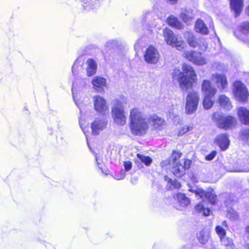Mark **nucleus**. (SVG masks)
Segmentation results:
<instances>
[{"label":"nucleus","mask_w":249,"mask_h":249,"mask_svg":"<svg viewBox=\"0 0 249 249\" xmlns=\"http://www.w3.org/2000/svg\"><path fill=\"white\" fill-rule=\"evenodd\" d=\"M92 132L94 135H96L98 133L99 129V124L97 121H94L91 125Z\"/></svg>","instance_id":"nucleus-39"},{"label":"nucleus","mask_w":249,"mask_h":249,"mask_svg":"<svg viewBox=\"0 0 249 249\" xmlns=\"http://www.w3.org/2000/svg\"><path fill=\"white\" fill-rule=\"evenodd\" d=\"M180 18L185 22H187L190 18L188 12L186 11L182 12L179 16Z\"/></svg>","instance_id":"nucleus-40"},{"label":"nucleus","mask_w":249,"mask_h":249,"mask_svg":"<svg viewBox=\"0 0 249 249\" xmlns=\"http://www.w3.org/2000/svg\"><path fill=\"white\" fill-rule=\"evenodd\" d=\"M199 99V96L197 92L192 90L187 93L185 107L186 114H191L196 110Z\"/></svg>","instance_id":"nucleus-7"},{"label":"nucleus","mask_w":249,"mask_h":249,"mask_svg":"<svg viewBox=\"0 0 249 249\" xmlns=\"http://www.w3.org/2000/svg\"><path fill=\"white\" fill-rule=\"evenodd\" d=\"M245 232L246 233L249 234V225L246 227Z\"/></svg>","instance_id":"nucleus-46"},{"label":"nucleus","mask_w":249,"mask_h":249,"mask_svg":"<svg viewBox=\"0 0 249 249\" xmlns=\"http://www.w3.org/2000/svg\"><path fill=\"white\" fill-rule=\"evenodd\" d=\"M124 170L125 171H129L132 166V162L130 161H126L124 162Z\"/></svg>","instance_id":"nucleus-43"},{"label":"nucleus","mask_w":249,"mask_h":249,"mask_svg":"<svg viewBox=\"0 0 249 249\" xmlns=\"http://www.w3.org/2000/svg\"><path fill=\"white\" fill-rule=\"evenodd\" d=\"M196 51H186L184 53V57L195 65H203L206 63L205 60Z\"/></svg>","instance_id":"nucleus-10"},{"label":"nucleus","mask_w":249,"mask_h":249,"mask_svg":"<svg viewBox=\"0 0 249 249\" xmlns=\"http://www.w3.org/2000/svg\"><path fill=\"white\" fill-rule=\"evenodd\" d=\"M233 91L239 100L242 102H247L249 93L245 86L240 81H236L234 84Z\"/></svg>","instance_id":"nucleus-9"},{"label":"nucleus","mask_w":249,"mask_h":249,"mask_svg":"<svg viewBox=\"0 0 249 249\" xmlns=\"http://www.w3.org/2000/svg\"><path fill=\"white\" fill-rule=\"evenodd\" d=\"M234 166L232 169L228 170L230 172H249V156L246 159V162L242 165L241 163L235 162Z\"/></svg>","instance_id":"nucleus-16"},{"label":"nucleus","mask_w":249,"mask_h":249,"mask_svg":"<svg viewBox=\"0 0 249 249\" xmlns=\"http://www.w3.org/2000/svg\"><path fill=\"white\" fill-rule=\"evenodd\" d=\"M92 84L96 89H101L106 86V79L104 77L96 76L93 79Z\"/></svg>","instance_id":"nucleus-24"},{"label":"nucleus","mask_w":249,"mask_h":249,"mask_svg":"<svg viewBox=\"0 0 249 249\" xmlns=\"http://www.w3.org/2000/svg\"><path fill=\"white\" fill-rule=\"evenodd\" d=\"M205 198L207 199L212 205H215L216 203L217 196L212 192L207 191Z\"/></svg>","instance_id":"nucleus-34"},{"label":"nucleus","mask_w":249,"mask_h":249,"mask_svg":"<svg viewBox=\"0 0 249 249\" xmlns=\"http://www.w3.org/2000/svg\"><path fill=\"white\" fill-rule=\"evenodd\" d=\"M182 156V153L179 150H174L170 156L171 159H166L160 163V166L162 168L166 169L171 164V162L173 164L171 172L177 178L183 177L186 173V171L188 170L192 164V160L187 158L183 159V165L179 161L180 158Z\"/></svg>","instance_id":"nucleus-2"},{"label":"nucleus","mask_w":249,"mask_h":249,"mask_svg":"<svg viewBox=\"0 0 249 249\" xmlns=\"http://www.w3.org/2000/svg\"><path fill=\"white\" fill-rule=\"evenodd\" d=\"M201 90L205 95H215L217 89L210 80L205 79L202 82Z\"/></svg>","instance_id":"nucleus-13"},{"label":"nucleus","mask_w":249,"mask_h":249,"mask_svg":"<svg viewBox=\"0 0 249 249\" xmlns=\"http://www.w3.org/2000/svg\"><path fill=\"white\" fill-rule=\"evenodd\" d=\"M129 126L131 133L135 136H141L146 133L149 124L138 108L134 107L130 110Z\"/></svg>","instance_id":"nucleus-3"},{"label":"nucleus","mask_w":249,"mask_h":249,"mask_svg":"<svg viewBox=\"0 0 249 249\" xmlns=\"http://www.w3.org/2000/svg\"><path fill=\"white\" fill-rule=\"evenodd\" d=\"M239 120L245 125H249V110L244 107H239L237 110Z\"/></svg>","instance_id":"nucleus-17"},{"label":"nucleus","mask_w":249,"mask_h":249,"mask_svg":"<svg viewBox=\"0 0 249 249\" xmlns=\"http://www.w3.org/2000/svg\"><path fill=\"white\" fill-rule=\"evenodd\" d=\"M212 78L215 80V83L218 87L221 89H224L228 88V83L227 77L223 74H215L212 75Z\"/></svg>","instance_id":"nucleus-18"},{"label":"nucleus","mask_w":249,"mask_h":249,"mask_svg":"<svg viewBox=\"0 0 249 249\" xmlns=\"http://www.w3.org/2000/svg\"><path fill=\"white\" fill-rule=\"evenodd\" d=\"M193 128V125H185L180 128L178 131V136H182L190 131L192 130Z\"/></svg>","instance_id":"nucleus-35"},{"label":"nucleus","mask_w":249,"mask_h":249,"mask_svg":"<svg viewBox=\"0 0 249 249\" xmlns=\"http://www.w3.org/2000/svg\"><path fill=\"white\" fill-rule=\"evenodd\" d=\"M247 249H249V246H248Z\"/></svg>","instance_id":"nucleus-47"},{"label":"nucleus","mask_w":249,"mask_h":249,"mask_svg":"<svg viewBox=\"0 0 249 249\" xmlns=\"http://www.w3.org/2000/svg\"><path fill=\"white\" fill-rule=\"evenodd\" d=\"M127 103L126 97L123 95L119 96L114 100L111 108V115L115 123L120 125L126 123V117L123 105Z\"/></svg>","instance_id":"nucleus-4"},{"label":"nucleus","mask_w":249,"mask_h":249,"mask_svg":"<svg viewBox=\"0 0 249 249\" xmlns=\"http://www.w3.org/2000/svg\"><path fill=\"white\" fill-rule=\"evenodd\" d=\"M239 32L244 35L249 33V22L245 21L240 24L239 27Z\"/></svg>","instance_id":"nucleus-33"},{"label":"nucleus","mask_w":249,"mask_h":249,"mask_svg":"<svg viewBox=\"0 0 249 249\" xmlns=\"http://www.w3.org/2000/svg\"><path fill=\"white\" fill-rule=\"evenodd\" d=\"M187 37L186 41L189 45L193 48H196L197 45V42L195 36L192 34L187 32H186Z\"/></svg>","instance_id":"nucleus-29"},{"label":"nucleus","mask_w":249,"mask_h":249,"mask_svg":"<svg viewBox=\"0 0 249 249\" xmlns=\"http://www.w3.org/2000/svg\"><path fill=\"white\" fill-rule=\"evenodd\" d=\"M136 156L140 161L146 166H150L152 162V159L148 156H144L140 153L137 154Z\"/></svg>","instance_id":"nucleus-30"},{"label":"nucleus","mask_w":249,"mask_h":249,"mask_svg":"<svg viewBox=\"0 0 249 249\" xmlns=\"http://www.w3.org/2000/svg\"><path fill=\"white\" fill-rule=\"evenodd\" d=\"M84 2L83 6L85 9L89 7V9H93L95 5L98 6L99 0H84Z\"/></svg>","instance_id":"nucleus-31"},{"label":"nucleus","mask_w":249,"mask_h":249,"mask_svg":"<svg viewBox=\"0 0 249 249\" xmlns=\"http://www.w3.org/2000/svg\"><path fill=\"white\" fill-rule=\"evenodd\" d=\"M148 123H150L152 126V130L157 132L163 130L167 126V124L164 119L153 114L150 116L147 120Z\"/></svg>","instance_id":"nucleus-8"},{"label":"nucleus","mask_w":249,"mask_h":249,"mask_svg":"<svg viewBox=\"0 0 249 249\" xmlns=\"http://www.w3.org/2000/svg\"><path fill=\"white\" fill-rule=\"evenodd\" d=\"M166 21L170 27L176 29L180 30L183 28V24L178 19L173 15L168 17L166 19Z\"/></svg>","instance_id":"nucleus-19"},{"label":"nucleus","mask_w":249,"mask_h":249,"mask_svg":"<svg viewBox=\"0 0 249 249\" xmlns=\"http://www.w3.org/2000/svg\"><path fill=\"white\" fill-rule=\"evenodd\" d=\"M207 192V191L204 190L196 191H195V194L199 196L200 198H205Z\"/></svg>","instance_id":"nucleus-42"},{"label":"nucleus","mask_w":249,"mask_h":249,"mask_svg":"<svg viewBox=\"0 0 249 249\" xmlns=\"http://www.w3.org/2000/svg\"><path fill=\"white\" fill-rule=\"evenodd\" d=\"M181 71L179 69L173 70L172 77L173 80H176L181 89L187 90L193 88L194 84L197 80V76L196 71L191 65L183 63Z\"/></svg>","instance_id":"nucleus-1"},{"label":"nucleus","mask_w":249,"mask_h":249,"mask_svg":"<svg viewBox=\"0 0 249 249\" xmlns=\"http://www.w3.org/2000/svg\"><path fill=\"white\" fill-rule=\"evenodd\" d=\"M215 231L218 235L220 241H222L226 235V231L219 225L216 226Z\"/></svg>","instance_id":"nucleus-36"},{"label":"nucleus","mask_w":249,"mask_h":249,"mask_svg":"<svg viewBox=\"0 0 249 249\" xmlns=\"http://www.w3.org/2000/svg\"><path fill=\"white\" fill-rule=\"evenodd\" d=\"M218 102L221 107L228 109L232 107L230 99L225 95H221L218 97Z\"/></svg>","instance_id":"nucleus-25"},{"label":"nucleus","mask_w":249,"mask_h":249,"mask_svg":"<svg viewBox=\"0 0 249 249\" xmlns=\"http://www.w3.org/2000/svg\"><path fill=\"white\" fill-rule=\"evenodd\" d=\"M214 142L218 145L221 151L227 150L230 143L228 135L226 133H221L217 135Z\"/></svg>","instance_id":"nucleus-12"},{"label":"nucleus","mask_w":249,"mask_h":249,"mask_svg":"<svg viewBox=\"0 0 249 249\" xmlns=\"http://www.w3.org/2000/svg\"><path fill=\"white\" fill-rule=\"evenodd\" d=\"M195 29L197 32L202 35H207L209 33L208 29L203 21L198 19L196 22Z\"/></svg>","instance_id":"nucleus-22"},{"label":"nucleus","mask_w":249,"mask_h":249,"mask_svg":"<svg viewBox=\"0 0 249 249\" xmlns=\"http://www.w3.org/2000/svg\"><path fill=\"white\" fill-rule=\"evenodd\" d=\"M144 58L148 63H156L159 59V53L156 49L152 46H149L145 51Z\"/></svg>","instance_id":"nucleus-11"},{"label":"nucleus","mask_w":249,"mask_h":249,"mask_svg":"<svg viewBox=\"0 0 249 249\" xmlns=\"http://www.w3.org/2000/svg\"><path fill=\"white\" fill-rule=\"evenodd\" d=\"M217 154L216 151H212L210 153L205 156V160L208 161H211L213 160Z\"/></svg>","instance_id":"nucleus-41"},{"label":"nucleus","mask_w":249,"mask_h":249,"mask_svg":"<svg viewBox=\"0 0 249 249\" xmlns=\"http://www.w3.org/2000/svg\"><path fill=\"white\" fill-rule=\"evenodd\" d=\"M230 9L233 11L236 17L242 12L244 6V0H229Z\"/></svg>","instance_id":"nucleus-15"},{"label":"nucleus","mask_w":249,"mask_h":249,"mask_svg":"<svg viewBox=\"0 0 249 249\" xmlns=\"http://www.w3.org/2000/svg\"><path fill=\"white\" fill-rule=\"evenodd\" d=\"M195 208L197 213H202L204 216H209L212 213L210 208L205 207L201 203H199L196 204Z\"/></svg>","instance_id":"nucleus-26"},{"label":"nucleus","mask_w":249,"mask_h":249,"mask_svg":"<svg viewBox=\"0 0 249 249\" xmlns=\"http://www.w3.org/2000/svg\"><path fill=\"white\" fill-rule=\"evenodd\" d=\"M212 121L220 129L228 130L235 128L238 124L237 119L231 115H225L217 112L213 113Z\"/></svg>","instance_id":"nucleus-5"},{"label":"nucleus","mask_w":249,"mask_h":249,"mask_svg":"<svg viewBox=\"0 0 249 249\" xmlns=\"http://www.w3.org/2000/svg\"><path fill=\"white\" fill-rule=\"evenodd\" d=\"M94 106L95 109L98 112L104 113L108 109L106 101L100 96H95L94 97Z\"/></svg>","instance_id":"nucleus-14"},{"label":"nucleus","mask_w":249,"mask_h":249,"mask_svg":"<svg viewBox=\"0 0 249 249\" xmlns=\"http://www.w3.org/2000/svg\"><path fill=\"white\" fill-rule=\"evenodd\" d=\"M239 139L245 142L249 141V128H246L241 130L239 133Z\"/></svg>","instance_id":"nucleus-32"},{"label":"nucleus","mask_w":249,"mask_h":249,"mask_svg":"<svg viewBox=\"0 0 249 249\" xmlns=\"http://www.w3.org/2000/svg\"><path fill=\"white\" fill-rule=\"evenodd\" d=\"M164 179L168 183L167 188L168 190L178 189L181 187L180 183L176 179L172 180L171 178H168L167 176H165Z\"/></svg>","instance_id":"nucleus-23"},{"label":"nucleus","mask_w":249,"mask_h":249,"mask_svg":"<svg viewBox=\"0 0 249 249\" xmlns=\"http://www.w3.org/2000/svg\"><path fill=\"white\" fill-rule=\"evenodd\" d=\"M221 241L222 242L223 245L226 247H228L230 249H232L234 246L232 240L229 237H227L225 239L223 238Z\"/></svg>","instance_id":"nucleus-38"},{"label":"nucleus","mask_w":249,"mask_h":249,"mask_svg":"<svg viewBox=\"0 0 249 249\" xmlns=\"http://www.w3.org/2000/svg\"><path fill=\"white\" fill-rule=\"evenodd\" d=\"M176 196L178 202L183 206H187L190 203V199L187 197L185 194L178 193Z\"/></svg>","instance_id":"nucleus-28"},{"label":"nucleus","mask_w":249,"mask_h":249,"mask_svg":"<svg viewBox=\"0 0 249 249\" xmlns=\"http://www.w3.org/2000/svg\"><path fill=\"white\" fill-rule=\"evenodd\" d=\"M210 236V231L206 229H202L196 234L198 242L202 245H205L208 242Z\"/></svg>","instance_id":"nucleus-20"},{"label":"nucleus","mask_w":249,"mask_h":249,"mask_svg":"<svg viewBox=\"0 0 249 249\" xmlns=\"http://www.w3.org/2000/svg\"><path fill=\"white\" fill-rule=\"evenodd\" d=\"M215 95H204L202 102V105L204 109H209L212 107L214 104L212 98Z\"/></svg>","instance_id":"nucleus-27"},{"label":"nucleus","mask_w":249,"mask_h":249,"mask_svg":"<svg viewBox=\"0 0 249 249\" xmlns=\"http://www.w3.org/2000/svg\"><path fill=\"white\" fill-rule=\"evenodd\" d=\"M178 0H166V1L171 4H174L177 2Z\"/></svg>","instance_id":"nucleus-44"},{"label":"nucleus","mask_w":249,"mask_h":249,"mask_svg":"<svg viewBox=\"0 0 249 249\" xmlns=\"http://www.w3.org/2000/svg\"><path fill=\"white\" fill-rule=\"evenodd\" d=\"M227 217L231 220H237L239 218V214L235 211L229 210L227 212Z\"/></svg>","instance_id":"nucleus-37"},{"label":"nucleus","mask_w":249,"mask_h":249,"mask_svg":"<svg viewBox=\"0 0 249 249\" xmlns=\"http://www.w3.org/2000/svg\"><path fill=\"white\" fill-rule=\"evenodd\" d=\"M87 73L88 76L93 75L96 72L97 64L92 58H89L87 60Z\"/></svg>","instance_id":"nucleus-21"},{"label":"nucleus","mask_w":249,"mask_h":249,"mask_svg":"<svg viewBox=\"0 0 249 249\" xmlns=\"http://www.w3.org/2000/svg\"><path fill=\"white\" fill-rule=\"evenodd\" d=\"M222 225L226 228H228V225L227 224V223L226 221H223L222 222Z\"/></svg>","instance_id":"nucleus-45"},{"label":"nucleus","mask_w":249,"mask_h":249,"mask_svg":"<svg viewBox=\"0 0 249 249\" xmlns=\"http://www.w3.org/2000/svg\"><path fill=\"white\" fill-rule=\"evenodd\" d=\"M163 36L167 44L176 48L178 50L182 51L185 48L184 41L178 38L169 29H165L163 32Z\"/></svg>","instance_id":"nucleus-6"}]
</instances>
